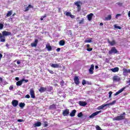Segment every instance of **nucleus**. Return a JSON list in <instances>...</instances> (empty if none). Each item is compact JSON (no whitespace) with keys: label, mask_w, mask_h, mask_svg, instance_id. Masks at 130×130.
Here are the masks:
<instances>
[{"label":"nucleus","mask_w":130,"mask_h":130,"mask_svg":"<svg viewBox=\"0 0 130 130\" xmlns=\"http://www.w3.org/2000/svg\"><path fill=\"white\" fill-rule=\"evenodd\" d=\"M125 112H123L122 114H121L120 116H117V117H114L113 119V120H122L124 118H125Z\"/></svg>","instance_id":"1"},{"label":"nucleus","mask_w":130,"mask_h":130,"mask_svg":"<svg viewBox=\"0 0 130 130\" xmlns=\"http://www.w3.org/2000/svg\"><path fill=\"white\" fill-rule=\"evenodd\" d=\"M117 53V50H116V48L115 47H112L111 49L109 51V53L110 54H112L113 53Z\"/></svg>","instance_id":"2"},{"label":"nucleus","mask_w":130,"mask_h":130,"mask_svg":"<svg viewBox=\"0 0 130 130\" xmlns=\"http://www.w3.org/2000/svg\"><path fill=\"white\" fill-rule=\"evenodd\" d=\"M130 74V69H123V76H128Z\"/></svg>","instance_id":"3"},{"label":"nucleus","mask_w":130,"mask_h":130,"mask_svg":"<svg viewBox=\"0 0 130 130\" xmlns=\"http://www.w3.org/2000/svg\"><path fill=\"white\" fill-rule=\"evenodd\" d=\"M101 112V111H96L94 113H93L90 116H89V118H94L96 115H98L99 113Z\"/></svg>","instance_id":"4"},{"label":"nucleus","mask_w":130,"mask_h":130,"mask_svg":"<svg viewBox=\"0 0 130 130\" xmlns=\"http://www.w3.org/2000/svg\"><path fill=\"white\" fill-rule=\"evenodd\" d=\"M101 112V111H96L94 113H93L90 116H89V118H94L96 115H98L99 113Z\"/></svg>","instance_id":"5"},{"label":"nucleus","mask_w":130,"mask_h":130,"mask_svg":"<svg viewBox=\"0 0 130 130\" xmlns=\"http://www.w3.org/2000/svg\"><path fill=\"white\" fill-rule=\"evenodd\" d=\"M12 104L13 107H17L18 106V105L19 104V101L16 100H13L12 102Z\"/></svg>","instance_id":"6"},{"label":"nucleus","mask_w":130,"mask_h":130,"mask_svg":"<svg viewBox=\"0 0 130 130\" xmlns=\"http://www.w3.org/2000/svg\"><path fill=\"white\" fill-rule=\"evenodd\" d=\"M62 114L63 116H68L70 114V110L66 109L65 110L63 111Z\"/></svg>","instance_id":"7"},{"label":"nucleus","mask_w":130,"mask_h":130,"mask_svg":"<svg viewBox=\"0 0 130 130\" xmlns=\"http://www.w3.org/2000/svg\"><path fill=\"white\" fill-rule=\"evenodd\" d=\"M94 64H91L90 69H89V73L90 75L94 74Z\"/></svg>","instance_id":"8"},{"label":"nucleus","mask_w":130,"mask_h":130,"mask_svg":"<svg viewBox=\"0 0 130 130\" xmlns=\"http://www.w3.org/2000/svg\"><path fill=\"white\" fill-rule=\"evenodd\" d=\"M30 95L31 96V98L34 99L35 98V92L33 89H30Z\"/></svg>","instance_id":"9"},{"label":"nucleus","mask_w":130,"mask_h":130,"mask_svg":"<svg viewBox=\"0 0 130 130\" xmlns=\"http://www.w3.org/2000/svg\"><path fill=\"white\" fill-rule=\"evenodd\" d=\"M74 81L76 85H79V84H80V81L78 76H75L74 77Z\"/></svg>","instance_id":"10"},{"label":"nucleus","mask_w":130,"mask_h":130,"mask_svg":"<svg viewBox=\"0 0 130 130\" xmlns=\"http://www.w3.org/2000/svg\"><path fill=\"white\" fill-rule=\"evenodd\" d=\"M50 66L51 68H53L54 69H57L59 68V64L50 63Z\"/></svg>","instance_id":"11"},{"label":"nucleus","mask_w":130,"mask_h":130,"mask_svg":"<svg viewBox=\"0 0 130 130\" xmlns=\"http://www.w3.org/2000/svg\"><path fill=\"white\" fill-rule=\"evenodd\" d=\"M124 89H125V87H123V88H121V89H120L119 90H118L117 92H116L114 94L115 96L119 95V94H120V93H121L122 92H123V91L124 90Z\"/></svg>","instance_id":"12"},{"label":"nucleus","mask_w":130,"mask_h":130,"mask_svg":"<svg viewBox=\"0 0 130 130\" xmlns=\"http://www.w3.org/2000/svg\"><path fill=\"white\" fill-rule=\"evenodd\" d=\"M38 43V40H35L34 43H31V46L32 47H36L37 46V44Z\"/></svg>","instance_id":"13"},{"label":"nucleus","mask_w":130,"mask_h":130,"mask_svg":"<svg viewBox=\"0 0 130 130\" xmlns=\"http://www.w3.org/2000/svg\"><path fill=\"white\" fill-rule=\"evenodd\" d=\"M93 16H94V14H93L92 13H90V14L87 15V17L88 21H91V20H92V19H93Z\"/></svg>","instance_id":"14"},{"label":"nucleus","mask_w":130,"mask_h":130,"mask_svg":"<svg viewBox=\"0 0 130 130\" xmlns=\"http://www.w3.org/2000/svg\"><path fill=\"white\" fill-rule=\"evenodd\" d=\"M108 43L111 45V46H113L116 44V43L115 42V40H113L112 42L109 41V40H108Z\"/></svg>","instance_id":"15"},{"label":"nucleus","mask_w":130,"mask_h":130,"mask_svg":"<svg viewBox=\"0 0 130 130\" xmlns=\"http://www.w3.org/2000/svg\"><path fill=\"white\" fill-rule=\"evenodd\" d=\"M2 34L3 36H9V35H11V33L10 31H3Z\"/></svg>","instance_id":"16"},{"label":"nucleus","mask_w":130,"mask_h":130,"mask_svg":"<svg viewBox=\"0 0 130 130\" xmlns=\"http://www.w3.org/2000/svg\"><path fill=\"white\" fill-rule=\"evenodd\" d=\"M46 48L47 49L48 51H51L52 50V47H51L49 44L46 45Z\"/></svg>","instance_id":"17"},{"label":"nucleus","mask_w":130,"mask_h":130,"mask_svg":"<svg viewBox=\"0 0 130 130\" xmlns=\"http://www.w3.org/2000/svg\"><path fill=\"white\" fill-rule=\"evenodd\" d=\"M107 105H108L107 104H105V105L103 104L102 106L98 107V110H101L102 109H104V107H106V106H107Z\"/></svg>","instance_id":"18"},{"label":"nucleus","mask_w":130,"mask_h":130,"mask_svg":"<svg viewBox=\"0 0 130 130\" xmlns=\"http://www.w3.org/2000/svg\"><path fill=\"white\" fill-rule=\"evenodd\" d=\"M77 111L76 110H73L70 114V115L71 117H74L76 115V113Z\"/></svg>","instance_id":"19"},{"label":"nucleus","mask_w":130,"mask_h":130,"mask_svg":"<svg viewBox=\"0 0 130 130\" xmlns=\"http://www.w3.org/2000/svg\"><path fill=\"white\" fill-rule=\"evenodd\" d=\"M79 104L80 106H86L87 105V103L83 101H79Z\"/></svg>","instance_id":"20"},{"label":"nucleus","mask_w":130,"mask_h":130,"mask_svg":"<svg viewBox=\"0 0 130 130\" xmlns=\"http://www.w3.org/2000/svg\"><path fill=\"white\" fill-rule=\"evenodd\" d=\"M24 81H25V79H23L21 80L18 81L16 83V85H17V86H21L22 84H23V82H24Z\"/></svg>","instance_id":"21"},{"label":"nucleus","mask_w":130,"mask_h":130,"mask_svg":"<svg viewBox=\"0 0 130 130\" xmlns=\"http://www.w3.org/2000/svg\"><path fill=\"white\" fill-rule=\"evenodd\" d=\"M113 81H116V82H119V81H120V78L118 77V76H114L113 77Z\"/></svg>","instance_id":"22"},{"label":"nucleus","mask_w":130,"mask_h":130,"mask_svg":"<svg viewBox=\"0 0 130 130\" xmlns=\"http://www.w3.org/2000/svg\"><path fill=\"white\" fill-rule=\"evenodd\" d=\"M39 91L41 92V93H43V92H45V91H46V88L41 87L40 89H39Z\"/></svg>","instance_id":"23"},{"label":"nucleus","mask_w":130,"mask_h":130,"mask_svg":"<svg viewBox=\"0 0 130 130\" xmlns=\"http://www.w3.org/2000/svg\"><path fill=\"white\" fill-rule=\"evenodd\" d=\"M111 71H112L113 73H116V72H118V71H119V68H118V67H116L114 69H111Z\"/></svg>","instance_id":"24"},{"label":"nucleus","mask_w":130,"mask_h":130,"mask_svg":"<svg viewBox=\"0 0 130 130\" xmlns=\"http://www.w3.org/2000/svg\"><path fill=\"white\" fill-rule=\"evenodd\" d=\"M41 126V122H38L33 125L34 127H36V126Z\"/></svg>","instance_id":"25"},{"label":"nucleus","mask_w":130,"mask_h":130,"mask_svg":"<svg viewBox=\"0 0 130 130\" xmlns=\"http://www.w3.org/2000/svg\"><path fill=\"white\" fill-rule=\"evenodd\" d=\"M59 44L60 46H63L65 44V42L63 40H61L59 42Z\"/></svg>","instance_id":"26"},{"label":"nucleus","mask_w":130,"mask_h":130,"mask_svg":"<svg viewBox=\"0 0 130 130\" xmlns=\"http://www.w3.org/2000/svg\"><path fill=\"white\" fill-rule=\"evenodd\" d=\"M12 14H13V11L12 10L8 11L7 14V17H10V16H12Z\"/></svg>","instance_id":"27"},{"label":"nucleus","mask_w":130,"mask_h":130,"mask_svg":"<svg viewBox=\"0 0 130 130\" xmlns=\"http://www.w3.org/2000/svg\"><path fill=\"white\" fill-rule=\"evenodd\" d=\"M0 40L1 42H6V39L5 37H4L3 35L2 36L1 38H0Z\"/></svg>","instance_id":"28"},{"label":"nucleus","mask_w":130,"mask_h":130,"mask_svg":"<svg viewBox=\"0 0 130 130\" xmlns=\"http://www.w3.org/2000/svg\"><path fill=\"white\" fill-rule=\"evenodd\" d=\"M85 43H91L92 42V38L84 41Z\"/></svg>","instance_id":"29"},{"label":"nucleus","mask_w":130,"mask_h":130,"mask_svg":"<svg viewBox=\"0 0 130 130\" xmlns=\"http://www.w3.org/2000/svg\"><path fill=\"white\" fill-rule=\"evenodd\" d=\"M116 103V101H113L112 103H110L109 104H107V106L109 105H114V104Z\"/></svg>","instance_id":"30"},{"label":"nucleus","mask_w":130,"mask_h":130,"mask_svg":"<svg viewBox=\"0 0 130 130\" xmlns=\"http://www.w3.org/2000/svg\"><path fill=\"white\" fill-rule=\"evenodd\" d=\"M49 109L52 110V109H55V105L53 104L49 107Z\"/></svg>","instance_id":"31"},{"label":"nucleus","mask_w":130,"mask_h":130,"mask_svg":"<svg viewBox=\"0 0 130 130\" xmlns=\"http://www.w3.org/2000/svg\"><path fill=\"white\" fill-rule=\"evenodd\" d=\"M85 21V19L84 18H82L81 20H80L78 21V23L80 24H84V21Z\"/></svg>","instance_id":"32"},{"label":"nucleus","mask_w":130,"mask_h":130,"mask_svg":"<svg viewBox=\"0 0 130 130\" xmlns=\"http://www.w3.org/2000/svg\"><path fill=\"white\" fill-rule=\"evenodd\" d=\"M80 4H81V1H78L76 3H75V6H77V7H81V5H80Z\"/></svg>","instance_id":"33"},{"label":"nucleus","mask_w":130,"mask_h":130,"mask_svg":"<svg viewBox=\"0 0 130 130\" xmlns=\"http://www.w3.org/2000/svg\"><path fill=\"white\" fill-rule=\"evenodd\" d=\"M19 107L23 108V107H25V103H20L19 104Z\"/></svg>","instance_id":"34"},{"label":"nucleus","mask_w":130,"mask_h":130,"mask_svg":"<svg viewBox=\"0 0 130 130\" xmlns=\"http://www.w3.org/2000/svg\"><path fill=\"white\" fill-rule=\"evenodd\" d=\"M58 95L60 97H61V96L63 97V95H62V92L61 91H59L58 92Z\"/></svg>","instance_id":"35"},{"label":"nucleus","mask_w":130,"mask_h":130,"mask_svg":"<svg viewBox=\"0 0 130 130\" xmlns=\"http://www.w3.org/2000/svg\"><path fill=\"white\" fill-rule=\"evenodd\" d=\"M106 20H107V21H109V20H111V15H109L107 17H106Z\"/></svg>","instance_id":"36"},{"label":"nucleus","mask_w":130,"mask_h":130,"mask_svg":"<svg viewBox=\"0 0 130 130\" xmlns=\"http://www.w3.org/2000/svg\"><path fill=\"white\" fill-rule=\"evenodd\" d=\"M60 84L62 87H63V86L64 85V81H63V80L61 81L60 82Z\"/></svg>","instance_id":"37"},{"label":"nucleus","mask_w":130,"mask_h":130,"mask_svg":"<svg viewBox=\"0 0 130 130\" xmlns=\"http://www.w3.org/2000/svg\"><path fill=\"white\" fill-rule=\"evenodd\" d=\"M78 117H82V116H83V113H82V112L79 113L78 115H77Z\"/></svg>","instance_id":"38"},{"label":"nucleus","mask_w":130,"mask_h":130,"mask_svg":"<svg viewBox=\"0 0 130 130\" xmlns=\"http://www.w3.org/2000/svg\"><path fill=\"white\" fill-rule=\"evenodd\" d=\"M44 126L45 127H46L47 126H48V124H47V122H46V121L44 122Z\"/></svg>","instance_id":"39"},{"label":"nucleus","mask_w":130,"mask_h":130,"mask_svg":"<svg viewBox=\"0 0 130 130\" xmlns=\"http://www.w3.org/2000/svg\"><path fill=\"white\" fill-rule=\"evenodd\" d=\"M86 81L85 79L82 80V84L84 85H86Z\"/></svg>","instance_id":"40"},{"label":"nucleus","mask_w":130,"mask_h":130,"mask_svg":"<svg viewBox=\"0 0 130 130\" xmlns=\"http://www.w3.org/2000/svg\"><path fill=\"white\" fill-rule=\"evenodd\" d=\"M96 130H102V129H101V127H100V126H99V125L96 126Z\"/></svg>","instance_id":"41"},{"label":"nucleus","mask_w":130,"mask_h":130,"mask_svg":"<svg viewBox=\"0 0 130 130\" xmlns=\"http://www.w3.org/2000/svg\"><path fill=\"white\" fill-rule=\"evenodd\" d=\"M48 71H49L50 74H51V75H53V74H54V73L53 72V71L52 70L48 69Z\"/></svg>","instance_id":"42"},{"label":"nucleus","mask_w":130,"mask_h":130,"mask_svg":"<svg viewBox=\"0 0 130 130\" xmlns=\"http://www.w3.org/2000/svg\"><path fill=\"white\" fill-rule=\"evenodd\" d=\"M44 18H46V14H45L44 16L41 17V21H43V19H44Z\"/></svg>","instance_id":"43"},{"label":"nucleus","mask_w":130,"mask_h":130,"mask_svg":"<svg viewBox=\"0 0 130 130\" xmlns=\"http://www.w3.org/2000/svg\"><path fill=\"white\" fill-rule=\"evenodd\" d=\"M71 12H66V15L68 16V17H70L71 16Z\"/></svg>","instance_id":"44"},{"label":"nucleus","mask_w":130,"mask_h":130,"mask_svg":"<svg viewBox=\"0 0 130 130\" xmlns=\"http://www.w3.org/2000/svg\"><path fill=\"white\" fill-rule=\"evenodd\" d=\"M115 28H116V29H119V30H120V29H121V27L120 26L115 25Z\"/></svg>","instance_id":"45"},{"label":"nucleus","mask_w":130,"mask_h":130,"mask_svg":"<svg viewBox=\"0 0 130 130\" xmlns=\"http://www.w3.org/2000/svg\"><path fill=\"white\" fill-rule=\"evenodd\" d=\"M109 98H111V95H112V91H110L109 92Z\"/></svg>","instance_id":"46"},{"label":"nucleus","mask_w":130,"mask_h":130,"mask_svg":"<svg viewBox=\"0 0 130 130\" xmlns=\"http://www.w3.org/2000/svg\"><path fill=\"white\" fill-rule=\"evenodd\" d=\"M3 28H4V24L1 23L0 24V30H2V29H3Z\"/></svg>","instance_id":"47"},{"label":"nucleus","mask_w":130,"mask_h":130,"mask_svg":"<svg viewBox=\"0 0 130 130\" xmlns=\"http://www.w3.org/2000/svg\"><path fill=\"white\" fill-rule=\"evenodd\" d=\"M87 51H92L93 50V49L92 48H89L87 49Z\"/></svg>","instance_id":"48"},{"label":"nucleus","mask_w":130,"mask_h":130,"mask_svg":"<svg viewBox=\"0 0 130 130\" xmlns=\"http://www.w3.org/2000/svg\"><path fill=\"white\" fill-rule=\"evenodd\" d=\"M13 89H14V86L13 85L10 86L9 87V90H13Z\"/></svg>","instance_id":"49"},{"label":"nucleus","mask_w":130,"mask_h":130,"mask_svg":"<svg viewBox=\"0 0 130 130\" xmlns=\"http://www.w3.org/2000/svg\"><path fill=\"white\" fill-rule=\"evenodd\" d=\"M77 11L78 12H80L81 11V6L77 7Z\"/></svg>","instance_id":"50"},{"label":"nucleus","mask_w":130,"mask_h":130,"mask_svg":"<svg viewBox=\"0 0 130 130\" xmlns=\"http://www.w3.org/2000/svg\"><path fill=\"white\" fill-rule=\"evenodd\" d=\"M117 5H118V6H119L120 7H121V6H122V3H117Z\"/></svg>","instance_id":"51"},{"label":"nucleus","mask_w":130,"mask_h":130,"mask_svg":"<svg viewBox=\"0 0 130 130\" xmlns=\"http://www.w3.org/2000/svg\"><path fill=\"white\" fill-rule=\"evenodd\" d=\"M119 16H121V14H118L116 15V18L117 19V18H118V17H119Z\"/></svg>","instance_id":"52"},{"label":"nucleus","mask_w":130,"mask_h":130,"mask_svg":"<svg viewBox=\"0 0 130 130\" xmlns=\"http://www.w3.org/2000/svg\"><path fill=\"white\" fill-rule=\"evenodd\" d=\"M25 98L29 99L30 98V95L29 94H27L25 95Z\"/></svg>","instance_id":"53"},{"label":"nucleus","mask_w":130,"mask_h":130,"mask_svg":"<svg viewBox=\"0 0 130 130\" xmlns=\"http://www.w3.org/2000/svg\"><path fill=\"white\" fill-rule=\"evenodd\" d=\"M86 85H91V82H89V81H86Z\"/></svg>","instance_id":"54"},{"label":"nucleus","mask_w":130,"mask_h":130,"mask_svg":"<svg viewBox=\"0 0 130 130\" xmlns=\"http://www.w3.org/2000/svg\"><path fill=\"white\" fill-rule=\"evenodd\" d=\"M27 11H29V7H28L25 8L24 12H27Z\"/></svg>","instance_id":"55"},{"label":"nucleus","mask_w":130,"mask_h":130,"mask_svg":"<svg viewBox=\"0 0 130 130\" xmlns=\"http://www.w3.org/2000/svg\"><path fill=\"white\" fill-rule=\"evenodd\" d=\"M70 17H71V18H72V19H74V18H75V16L72 15V14L70 15Z\"/></svg>","instance_id":"56"},{"label":"nucleus","mask_w":130,"mask_h":130,"mask_svg":"<svg viewBox=\"0 0 130 130\" xmlns=\"http://www.w3.org/2000/svg\"><path fill=\"white\" fill-rule=\"evenodd\" d=\"M76 20L77 21V22H79V21L80 20V17H77Z\"/></svg>","instance_id":"57"},{"label":"nucleus","mask_w":130,"mask_h":130,"mask_svg":"<svg viewBox=\"0 0 130 130\" xmlns=\"http://www.w3.org/2000/svg\"><path fill=\"white\" fill-rule=\"evenodd\" d=\"M3 83V78L0 77V83Z\"/></svg>","instance_id":"58"},{"label":"nucleus","mask_w":130,"mask_h":130,"mask_svg":"<svg viewBox=\"0 0 130 130\" xmlns=\"http://www.w3.org/2000/svg\"><path fill=\"white\" fill-rule=\"evenodd\" d=\"M27 7L28 8V9H30V8H33V7L31 6V5H28Z\"/></svg>","instance_id":"59"},{"label":"nucleus","mask_w":130,"mask_h":130,"mask_svg":"<svg viewBox=\"0 0 130 130\" xmlns=\"http://www.w3.org/2000/svg\"><path fill=\"white\" fill-rule=\"evenodd\" d=\"M2 58H3V54L0 53V61H1V59H2Z\"/></svg>","instance_id":"60"},{"label":"nucleus","mask_w":130,"mask_h":130,"mask_svg":"<svg viewBox=\"0 0 130 130\" xmlns=\"http://www.w3.org/2000/svg\"><path fill=\"white\" fill-rule=\"evenodd\" d=\"M56 51H57V52L60 51V48H58L56 49Z\"/></svg>","instance_id":"61"},{"label":"nucleus","mask_w":130,"mask_h":130,"mask_svg":"<svg viewBox=\"0 0 130 130\" xmlns=\"http://www.w3.org/2000/svg\"><path fill=\"white\" fill-rule=\"evenodd\" d=\"M126 83L127 84H129V85H130V79L128 81H126Z\"/></svg>","instance_id":"62"},{"label":"nucleus","mask_w":130,"mask_h":130,"mask_svg":"<svg viewBox=\"0 0 130 130\" xmlns=\"http://www.w3.org/2000/svg\"><path fill=\"white\" fill-rule=\"evenodd\" d=\"M17 64H20L21 63V61H20V60H18L17 61Z\"/></svg>","instance_id":"63"},{"label":"nucleus","mask_w":130,"mask_h":130,"mask_svg":"<svg viewBox=\"0 0 130 130\" xmlns=\"http://www.w3.org/2000/svg\"><path fill=\"white\" fill-rule=\"evenodd\" d=\"M128 16L130 18V11L128 13Z\"/></svg>","instance_id":"64"}]
</instances>
